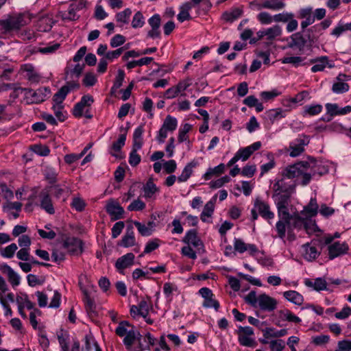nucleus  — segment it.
Segmentation results:
<instances>
[{
  "instance_id": "nucleus-1",
  "label": "nucleus",
  "mask_w": 351,
  "mask_h": 351,
  "mask_svg": "<svg viewBox=\"0 0 351 351\" xmlns=\"http://www.w3.org/2000/svg\"><path fill=\"white\" fill-rule=\"evenodd\" d=\"M245 302L254 308L259 307L262 311L271 312L277 307V300L266 293L256 295L255 291H251L244 297Z\"/></svg>"
},
{
  "instance_id": "nucleus-2",
  "label": "nucleus",
  "mask_w": 351,
  "mask_h": 351,
  "mask_svg": "<svg viewBox=\"0 0 351 351\" xmlns=\"http://www.w3.org/2000/svg\"><path fill=\"white\" fill-rule=\"evenodd\" d=\"M317 162L313 158H309L308 161H301L293 165L287 167L282 172L283 177L288 179L298 177L304 173V171L311 169L313 174L317 173Z\"/></svg>"
},
{
  "instance_id": "nucleus-3",
  "label": "nucleus",
  "mask_w": 351,
  "mask_h": 351,
  "mask_svg": "<svg viewBox=\"0 0 351 351\" xmlns=\"http://www.w3.org/2000/svg\"><path fill=\"white\" fill-rule=\"evenodd\" d=\"M280 220L276 224V229L278 232V237L281 239H284L286 234V227H287L288 234L290 236L291 233L296 228L299 227V219L295 220V213L293 214L289 213V215H282L278 216Z\"/></svg>"
},
{
  "instance_id": "nucleus-4",
  "label": "nucleus",
  "mask_w": 351,
  "mask_h": 351,
  "mask_svg": "<svg viewBox=\"0 0 351 351\" xmlns=\"http://www.w3.org/2000/svg\"><path fill=\"white\" fill-rule=\"evenodd\" d=\"M254 208L252 209V220L255 221L258 219V213L264 219L269 220L274 217V213L271 211L269 205L261 200L259 198H256L254 201Z\"/></svg>"
},
{
  "instance_id": "nucleus-5",
  "label": "nucleus",
  "mask_w": 351,
  "mask_h": 351,
  "mask_svg": "<svg viewBox=\"0 0 351 351\" xmlns=\"http://www.w3.org/2000/svg\"><path fill=\"white\" fill-rule=\"evenodd\" d=\"M291 195L287 193L274 192L272 198L277 207L278 216L289 215L288 206L291 202Z\"/></svg>"
},
{
  "instance_id": "nucleus-6",
  "label": "nucleus",
  "mask_w": 351,
  "mask_h": 351,
  "mask_svg": "<svg viewBox=\"0 0 351 351\" xmlns=\"http://www.w3.org/2000/svg\"><path fill=\"white\" fill-rule=\"evenodd\" d=\"M25 24L26 22L22 14H19L16 16H10L5 20H0V28L5 32L19 29Z\"/></svg>"
},
{
  "instance_id": "nucleus-7",
  "label": "nucleus",
  "mask_w": 351,
  "mask_h": 351,
  "mask_svg": "<svg viewBox=\"0 0 351 351\" xmlns=\"http://www.w3.org/2000/svg\"><path fill=\"white\" fill-rule=\"evenodd\" d=\"M62 246L71 254H81L82 252V241L76 237L62 235Z\"/></svg>"
},
{
  "instance_id": "nucleus-8",
  "label": "nucleus",
  "mask_w": 351,
  "mask_h": 351,
  "mask_svg": "<svg viewBox=\"0 0 351 351\" xmlns=\"http://www.w3.org/2000/svg\"><path fill=\"white\" fill-rule=\"evenodd\" d=\"M299 219L300 225L296 230H300L304 229L307 234H312L316 231H319L315 221L310 217H303L298 212H295V220Z\"/></svg>"
},
{
  "instance_id": "nucleus-9",
  "label": "nucleus",
  "mask_w": 351,
  "mask_h": 351,
  "mask_svg": "<svg viewBox=\"0 0 351 351\" xmlns=\"http://www.w3.org/2000/svg\"><path fill=\"white\" fill-rule=\"evenodd\" d=\"M106 212L112 220H118L123 217L124 209L117 201L110 199L106 206Z\"/></svg>"
},
{
  "instance_id": "nucleus-10",
  "label": "nucleus",
  "mask_w": 351,
  "mask_h": 351,
  "mask_svg": "<svg viewBox=\"0 0 351 351\" xmlns=\"http://www.w3.org/2000/svg\"><path fill=\"white\" fill-rule=\"evenodd\" d=\"M287 46L289 48L297 49L300 51H303L305 47H308L306 41L300 32L293 34L290 36Z\"/></svg>"
},
{
  "instance_id": "nucleus-11",
  "label": "nucleus",
  "mask_w": 351,
  "mask_h": 351,
  "mask_svg": "<svg viewBox=\"0 0 351 351\" xmlns=\"http://www.w3.org/2000/svg\"><path fill=\"white\" fill-rule=\"evenodd\" d=\"M134 254L132 252L128 253L119 258L115 263V267L121 274L123 270L132 266L134 264Z\"/></svg>"
},
{
  "instance_id": "nucleus-12",
  "label": "nucleus",
  "mask_w": 351,
  "mask_h": 351,
  "mask_svg": "<svg viewBox=\"0 0 351 351\" xmlns=\"http://www.w3.org/2000/svg\"><path fill=\"white\" fill-rule=\"evenodd\" d=\"M39 198L40 199V207L47 213L50 215L54 214L55 210L49 196V190L47 189L42 190L39 194Z\"/></svg>"
},
{
  "instance_id": "nucleus-13",
  "label": "nucleus",
  "mask_w": 351,
  "mask_h": 351,
  "mask_svg": "<svg viewBox=\"0 0 351 351\" xmlns=\"http://www.w3.org/2000/svg\"><path fill=\"white\" fill-rule=\"evenodd\" d=\"M161 18L158 14L153 15L148 19V23L151 26L152 29L147 33V36L152 38L160 37V27Z\"/></svg>"
},
{
  "instance_id": "nucleus-14",
  "label": "nucleus",
  "mask_w": 351,
  "mask_h": 351,
  "mask_svg": "<svg viewBox=\"0 0 351 351\" xmlns=\"http://www.w3.org/2000/svg\"><path fill=\"white\" fill-rule=\"evenodd\" d=\"M295 184L288 183L286 182L285 177L276 180L273 185L272 189L274 192H282L287 193L288 194H293L295 192Z\"/></svg>"
},
{
  "instance_id": "nucleus-15",
  "label": "nucleus",
  "mask_w": 351,
  "mask_h": 351,
  "mask_svg": "<svg viewBox=\"0 0 351 351\" xmlns=\"http://www.w3.org/2000/svg\"><path fill=\"white\" fill-rule=\"evenodd\" d=\"M118 245L124 247H132L136 245L132 224H130L127 226L125 234L123 236L121 240L119 241Z\"/></svg>"
},
{
  "instance_id": "nucleus-16",
  "label": "nucleus",
  "mask_w": 351,
  "mask_h": 351,
  "mask_svg": "<svg viewBox=\"0 0 351 351\" xmlns=\"http://www.w3.org/2000/svg\"><path fill=\"white\" fill-rule=\"evenodd\" d=\"M348 245L346 243H341L339 241L335 242L328 246L329 258L332 260L339 256L345 254L348 252Z\"/></svg>"
},
{
  "instance_id": "nucleus-17",
  "label": "nucleus",
  "mask_w": 351,
  "mask_h": 351,
  "mask_svg": "<svg viewBox=\"0 0 351 351\" xmlns=\"http://www.w3.org/2000/svg\"><path fill=\"white\" fill-rule=\"evenodd\" d=\"M79 84L76 83L67 82L63 86L53 97V101L57 105L62 104L68 93L74 88H78Z\"/></svg>"
},
{
  "instance_id": "nucleus-18",
  "label": "nucleus",
  "mask_w": 351,
  "mask_h": 351,
  "mask_svg": "<svg viewBox=\"0 0 351 351\" xmlns=\"http://www.w3.org/2000/svg\"><path fill=\"white\" fill-rule=\"evenodd\" d=\"M300 33L306 40L308 47L310 48L317 41L318 36L316 34L319 33V25H314L308 29L301 30Z\"/></svg>"
},
{
  "instance_id": "nucleus-19",
  "label": "nucleus",
  "mask_w": 351,
  "mask_h": 351,
  "mask_svg": "<svg viewBox=\"0 0 351 351\" xmlns=\"http://www.w3.org/2000/svg\"><path fill=\"white\" fill-rule=\"evenodd\" d=\"M50 93V89L48 87H42L34 92L30 90L29 93L32 97L31 102L36 104L43 102L49 97Z\"/></svg>"
},
{
  "instance_id": "nucleus-20",
  "label": "nucleus",
  "mask_w": 351,
  "mask_h": 351,
  "mask_svg": "<svg viewBox=\"0 0 351 351\" xmlns=\"http://www.w3.org/2000/svg\"><path fill=\"white\" fill-rule=\"evenodd\" d=\"M318 204L315 198H311L309 203L304 206L303 210L298 214L301 215L303 217L313 218L316 216L318 213Z\"/></svg>"
},
{
  "instance_id": "nucleus-21",
  "label": "nucleus",
  "mask_w": 351,
  "mask_h": 351,
  "mask_svg": "<svg viewBox=\"0 0 351 351\" xmlns=\"http://www.w3.org/2000/svg\"><path fill=\"white\" fill-rule=\"evenodd\" d=\"M21 70L26 72V77L31 83H38L41 79L40 75L35 71L34 66L32 64L21 65Z\"/></svg>"
},
{
  "instance_id": "nucleus-22",
  "label": "nucleus",
  "mask_w": 351,
  "mask_h": 351,
  "mask_svg": "<svg viewBox=\"0 0 351 351\" xmlns=\"http://www.w3.org/2000/svg\"><path fill=\"white\" fill-rule=\"evenodd\" d=\"M182 241L188 245L191 244L195 247L203 245L202 241L197 237V232L196 230H189L183 238Z\"/></svg>"
},
{
  "instance_id": "nucleus-23",
  "label": "nucleus",
  "mask_w": 351,
  "mask_h": 351,
  "mask_svg": "<svg viewBox=\"0 0 351 351\" xmlns=\"http://www.w3.org/2000/svg\"><path fill=\"white\" fill-rule=\"evenodd\" d=\"M302 247L304 249V258L308 261H314L321 253L320 250L310 243L303 245Z\"/></svg>"
},
{
  "instance_id": "nucleus-24",
  "label": "nucleus",
  "mask_w": 351,
  "mask_h": 351,
  "mask_svg": "<svg viewBox=\"0 0 351 351\" xmlns=\"http://www.w3.org/2000/svg\"><path fill=\"white\" fill-rule=\"evenodd\" d=\"M0 269L3 272L7 273L8 281L13 287L18 286L20 284V276L9 265L6 264L1 265Z\"/></svg>"
},
{
  "instance_id": "nucleus-25",
  "label": "nucleus",
  "mask_w": 351,
  "mask_h": 351,
  "mask_svg": "<svg viewBox=\"0 0 351 351\" xmlns=\"http://www.w3.org/2000/svg\"><path fill=\"white\" fill-rule=\"evenodd\" d=\"M297 143H291L289 145L290 154L291 157H296L300 155L304 150V145H306L308 141L305 139L298 138L296 140Z\"/></svg>"
},
{
  "instance_id": "nucleus-26",
  "label": "nucleus",
  "mask_w": 351,
  "mask_h": 351,
  "mask_svg": "<svg viewBox=\"0 0 351 351\" xmlns=\"http://www.w3.org/2000/svg\"><path fill=\"white\" fill-rule=\"evenodd\" d=\"M283 296L288 301L298 306H300L304 301L303 296L296 291L290 290L285 291L283 293Z\"/></svg>"
},
{
  "instance_id": "nucleus-27",
  "label": "nucleus",
  "mask_w": 351,
  "mask_h": 351,
  "mask_svg": "<svg viewBox=\"0 0 351 351\" xmlns=\"http://www.w3.org/2000/svg\"><path fill=\"white\" fill-rule=\"evenodd\" d=\"M285 7V3L282 0H265L260 5V8L269 9L271 10H280Z\"/></svg>"
},
{
  "instance_id": "nucleus-28",
  "label": "nucleus",
  "mask_w": 351,
  "mask_h": 351,
  "mask_svg": "<svg viewBox=\"0 0 351 351\" xmlns=\"http://www.w3.org/2000/svg\"><path fill=\"white\" fill-rule=\"evenodd\" d=\"M310 62L315 64L311 67V71L315 73L317 71H322L325 69L326 64H328V56H322L320 58L312 59Z\"/></svg>"
},
{
  "instance_id": "nucleus-29",
  "label": "nucleus",
  "mask_w": 351,
  "mask_h": 351,
  "mask_svg": "<svg viewBox=\"0 0 351 351\" xmlns=\"http://www.w3.org/2000/svg\"><path fill=\"white\" fill-rule=\"evenodd\" d=\"M142 335L140 334L139 332L134 330L133 328L131 330H129L127 334L125 335V337L123 339V343L125 346H132L135 340H138V341H141ZM141 344V342H139Z\"/></svg>"
},
{
  "instance_id": "nucleus-30",
  "label": "nucleus",
  "mask_w": 351,
  "mask_h": 351,
  "mask_svg": "<svg viewBox=\"0 0 351 351\" xmlns=\"http://www.w3.org/2000/svg\"><path fill=\"white\" fill-rule=\"evenodd\" d=\"M197 166V162H191L188 163L184 168L180 176H178V180L180 182H186L192 175L193 169Z\"/></svg>"
},
{
  "instance_id": "nucleus-31",
  "label": "nucleus",
  "mask_w": 351,
  "mask_h": 351,
  "mask_svg": "<svg viewBox=\"0 0 351 351\" xmlns=\"http://www.w3.org/2000/svg\"><path fill=\"white\" fill-rule=\"evenodd\" d=\"M137 306L138 315L145 318L149 313V308L152 306L150 298H147V300H142Z\"/></svg>"
},
{
  "instance_id": "nucleus-32",
  "label": "nucleus",
  "mask_w": 351,
  "mask_h": 351,
  "mask_svg": "<svg viewBox=\"0 0 351 351\" xmlns=\"http://www.w3.org/2000/svg\"><path fill=\"white\" fill-rule=\"evenodd\" d=\"M52 19L47 16L41 17L38 21V29L40 32H49L53 27Z\"/></svg>"
},
{
  "instance_id": "nucleus-33",
  "label": "nucleus",
  "mask_w": 351,
  "mask_h": 351,
  "mask_svg": "<svg viewBox=\"0 0 351 351\" xmlns=\"http://www.w3.org/2000/svg\"><path fill=\"white\" fill-rule=\"evenodd\" d=\"M287 329H281L279 330H275L272 328H267L263 331V336L265 338L268 339L269 337H282L287 334Z\"/></svg>"
},
{
  "instance_id": "nucleus-34",
  "label": "nucleus",
  "mask_w": 351,
  "mask_h": 351,
  "mask_svg": "<svg viewBox=\"0 0 351 351\" xmlns=\"http://www.w3.org/2000/svg\"><path fill=\"white\" fill-rule=\"evenodd\" d=\"M225 171V165L223 163L219 164L218 166L214 168H209L206 173L204 175V178L206 180H208L211 179V178L214 176H219L223 173Z\"/></svg>"
},
{
  "instance_id": "nucleus-35",
  "label": "nucleus",
  "mask_w": 351,
  "mask_h": 351,
  "mask_svg": "<svg viewBox=\"0 0 351 351\" xmlns=\"http://www.w3.org/2000/svg\"><path fill=\"white\" fill-rule=\"evenodd\" d=\"M265 35L269 40H273L282 34V29L279 25H274L271 27L264 29Z\"/></svg>"
},
{
  "instance_id": "nucleus-36",
  "label": "nucleus",
  "mask_w": 351,
  "mask_h": 351,
  "mask_svg": "<svg viewBox=\"0 0 351 351\" xmlns=\"http://www.w3.org/2000/svg\"><path fill=\"white\" fill-rule=\"evenodd\" d=\"M93 97L92 96L89 95H84L81 100L75 105L73 110H83L86 107H90L93 103Z\"/></svg>"
},
{
  "instance_id": "nucleus-37",
  "label": "nucleus",
  "mask_w": 351,
  "mask_h": 351,
  "mask_svg": "<svg viewBox=\"0 0 351 351\" xmlns=\"http://www.w3.org/2000/svg\"><path fill=\"white\" fill-rule=\"evenodd\" d=\"M57 337L62 351H69V346L67 343L69 335L67 332L61 329L57 332Z\"/></svg>"
},
{
  "instance_id": "nucleus-38",
  "label": "nucleus",
  "mask_w": 351,
  "mask_h": 351,
  "mask_svg": "<svg viewBox=\"0 0 351 351\" xmlns=\"http://www.w3.org/2000/svg\"><path fill=\"white\" fill-rule=\"evenodd\" d=\"M125 140L126 134H122L119 136L118 140L112 143L111 146V151L110 152L112 156L117 157V155L112 153V151H114L115 152H119L121 149L122 147H123V145H125Z\"/></svg>"
},
{
  "instance_id": "nucleus-39",
  "label": "nucleus",
  "mask_w": 351,
  "mask_h": 351,
  "mask_svg": "<svg viewBox=\"0 0 351 351\" xmlns=\"http://www.w3.org/2000/svg\"><path fill=\"white\" fill-rule=\"evenodd\" d=\"M242 10L237 8L232 10L230 12H226L223 14V18L226 21L232 22L233 21L239 18L242 14Z\"/></svg>"
},
{
  "instance_id": "nucleus-40",
  "label": "nucleus",
  "mask_w": 351,
  "mask_h": 351,
  "mask_svg": "<svg viewBox=\"0 0 351 351\" xmlns=\"http://www.w3.org/2000/svg\"><path fill=\"white\" fill-rule=\"evenodd\" d=\"M131 14L132 10L130 8H126L123 11L117 13L115 18L117 22L127 24L128 23Z\"/></svg>"
},
{
  "instance_id": "nucleus-41",
  "label": "nucleus",
  "mask_w": 351,
  "mask_h": 351,
  "mask_svg": "<svg viewBox=\"0 0 351 351\" xmlns=\"http://www.w3.org/2000/svg\"><path fill=\"white\" fill-rule=\"evenodd\" d=\"M214 203L212 201H209L206 204L203 209V211L200 215V219H202V221H206V217H211L214 212Z\"/></svg>"
},
{
  "instance_id": "nucleus-42",
  "label": "nucleus",
  "mask_w": 351,
  "mask_h": 351,
  "mask_svg": "<svg viewBox=\"0 0 351 351\" xmlns=\"http://www.w3.org/2000/svg\"><path fill=\"white\" fill-rule=\"evenodd\" d=\"M17 249L18 247L16 243H11L4 249L1 250L0 254L3 257L10 258L14 256Z\"/></svg>"
},
{
  "instance_id": "nucleus-43",
  "label": "nucleus",
  "mask_w": 351,
  "mask_h": 351,
  "mask_svg": "<svg viewBox=\"0 0 351 351\" xmlns=\"http://www.w3.org/2000/svg\"><path fill=\"white\" fill-rule=\"evenodd\" d=\"M85 298H84V303L86 306V310L89 315L95 313V304L93 299L88 295L87 292H84Z\"/></svg>"
},
{
  "instance_id": "nucleus-44",
  "label": "nucleus",
  "mask_w": 351,
  "mask_h": 351,
  "mask_svg": "<svg viewBox=\"0 0 351 351\" xmlns=\"http://www.w3.org/2000/svg\"><path fill=\"white\" fill-rule=\"evenodd\" d=\"M143 191L145 197H151L158 191V188L152 180H149L144 186Z\"/></svg>"
},
{
  "instance_id": "nucleus-45",
  "label": "nucleus",
  "mask_w": 351,
  "mask_h": 351,
  "mask_svg": "<svg viewBox=\"0 0 351 351\" xmlns=\"http://www.w3.org/2000/svg\"><path fill=\"white\" fill-rule=\"evenodd\" d=\"M192 82L193 80L191 77H186V79L180 81L176 86V95H178L180 93L185 90L192 84Z\"/></svg>"
},
{
  "instance_id": "nucleus-46",
  "label": "nucleus",
  "mask_w": 351,
  "mask_h": 351,
  "mask_svg": "<svg viewBox=\"0 0 351 351\" xmlns=\"http://www.w3.org/2000/svg\"><path fill=\"white\" fill-rule=\"evenodd\" d=\"M238 340L239 343L243 346L254 348L256 346V343L254 339L244 335H239Z\"/></svg>"
},
{
  "instance_id": "nucleus-47",
  "label": "nucleus",
  "mask_w": 351,
  "mask_h": 351,
  "mask_svg": "<svg viewBox=\"0 0 351 351\" xmlns=\"http://www.w3.org/2000/svg\"><path fill=\"white\" fill-rule=\"evenodd\" d=\"M133 223L136 227L138 232L143 237H148L152 234V230H151V228L149 227H147L145 224H143L141 222L137 221H133Z\"/></svg>"
},
{
  "instance_id": "nucleus-48",
  "label": "nucleus",
  "mask_w": 351,
  "mask_h": 351,
  "mask_svg": "<svg viewBox=\"0 0 351 351\" xmlns=\"http://www.w3.org/2000/svg\"><path fill=\"white\" fill-rule=\"evenodd\" d=\"M285 111H266L265 118L269 119L271 123L285 117Z\"/></svg>"
},
{
  "instance_id": "nucleus-49",
  "label": "nucleus",
  "mask_w": 351,
  "mask_h": 351,
  "mask_svg": "<svg viewBox=\"0 0 351 351\" xmlns=\"http://www.w3.org/2000/svg\"><path fill=\"white\" fill-rule=\"evenodd\" d=\"M334 93L339 94L347 92L349 90V85L342 81L334 83L332 87Z\"/></svg>"
},
{
  "instance_id": "nucleus-50",
  "label": "nucleus",
  "mask_w": 351,
  "mask_h": 351,
  "mask_svg": "<svg viewBox=\"0 0 351 351\" xmlns=\"http://www.w3.org/2000/svg\"><path fill=\"white\" fill-rule=\"evenodd\" d=\"M145 21H144V16L143 14L138 11L135 13V14L133 16V19L132 21V26L133 28H138L141 27L144 25Z\"/></svg>"
},
{
  "instance_id": "nucleus-51",
  "label": "nucleus",
  "mask_w": 351,
  "mask_h": 351,
  "mask_svg": "<svg viewBox=\"0 0 351 351\" xmlns=\"http://www.w3.org/2000/svg\"><path fill=\"white\" fill-rule=\"evenodd\" d=\"M192 125L189 123L183 125L182 128L180 129L178 135V141L182 143L188 139L187 133L191 130Z\"/></svg>"
},
{
  "instance_id": "nucleus-52",
  "label": "nucleus",
  "mask_w": 351,
  "mask_h": 351,
  "mask_svg": "<svg viewBox=\"0 0 351 351\" xmlns=\"http://www.w3.org/2000/svg\"><path fill=\"white\" fill-rule=\"evenodd\" d=\"M271 351H282L285 348V343L282 339L271 340L269 342Z\"/></svg>"
},
{
  "instance_id": "nucleus-53",
  "label": "nucleus",
  "mask_w": 351,
  "mask_h": 351,
  "mask_svg": "<svg viewBox=\"0 0 351 351\" xmlns=\"http://www.w3.org/2000/svg\"><path fill=\"white\" fill-rule=\"evenodd\" d=\"M124 77H125L124 71L121 69H119L118 71L117 75L115 78L113 86L111 88L112 92L116 90L117 89L119 88L121 86L123 80H124Z\"/></svg>"
},
{
  "instance_id": "nucleus-54",
  "label": "nucleus",
  "mask_w": 351,
  "mask_h": 351,
  "mask_svg": "<svg viewBox=\"0 0 351 351\" xmlns=\"http://www.w3.org/2000/svg\"><path fill=\"white\" fill-rule=\"evenodd\" d=\"M145 208V204L141 200L137 199L134 200L128 206V210L130 211H138L142 210Z\"/></svg>"
},
{
  "instance_id": "nucleus-55",
  "label": "nucleus",
  "mask_w": 351,
  "mask_h": 351,
  "mask_svg": "<svg viewBox=\"0 0 351 351\" xmlns=\"http://www.w3.org/2000/svg\"><path fill=\"white\" fill-rule=\"evenodd\" d=\"M130 326V324L127 321H122L119 324V326L116 328L115 332L119 337L125 336L128 332L127 327Z\"/></svg>"
},
{
  "instance_id": "nucleus-56",
  "label": "nucleus",
  "mask_w": 351,
  "mask_h": 351,
  "mask_svg": "<svg viewBox=\"0 0 351 351\" xmlns=\"http://www.w3.org/2000/svg\"><path fill=\"white\" fill-rule=\"evenodd\" d=\"M125 42V38L121 34H116L111 39L110 45L112 48L122 45Z\"/></svg>"
},
{
  "instance_id": "nucleus-57",
  "label": "nucleus",
  "mask_w": 351,
  "mask_h": 351,
  "mask_svg": "<svg viewBox=\"0 0 351 351\" xmlns=\"http://www.w3.org/2000/svg\"><path fill=\"white\" fill-rule=\"evenodd\" d=\"M125 49H127V47H122L117 49L116 50L110 51L106 53V58L110 61L113 60L114 59H117L121 55Z\"/></svg>"
},
{
  "instance_id": "nucleus-58",
  "label": "nucleus",
  "mask_w": 351,
  "mask_h": 351,
  "mask_svg": "<svg viewBox=\"0 0 351 351\" xmlns=\"http://www.w3.org/2000/svg\"><path fill=\"white\" fill-rule=\"evenodd\" d=\"M165 128L169 130V131H173L176 129L177 127V120L173 117H171L170 115H168L162 125Z\"/></svg>"
},
{
  "instance_id": "nucleus-59",
  "label": "nucleus",
  "mask_w": 351,
  "mask_h": 351,
  "mask_svg": "<svg viewBox=\"0 0 351 351\" xmlns=\"http://www.w3.org/2000/svg\"><path fill=\"white\" fill-rule=\"evenodd\" d=\"M234 249L239 253H243L247 250V244L243 240L235 238L234 241Z\"/></svg>"
},
{
  "instance_id": "nucleus-60",
  "label": "nucleus",
  "mask_w": 351,
  "mask_h": 351,
  "mask_svg": "<svg viewBox=\"0 0 351 351\" xmlns=\"http://www.w3.org/2000/svg\"><path fill=\"white\" fill-rule=\"evenodd\" d=\"M202 305L205 308H214L216 311H217L220 307L219 302L214 299L213 296L206 299Z\"/></svg>"
},
{
  "instance_id": "nucleus-61",
  "label": "nucleus",
  "mask_w": 351,
  "mask_h": 351,
  "mask_svg": "<svg viewBox=\"0 0 351 351\" xmlns=\"http://www.w3.org/2000/svg\"><path fill=\"white\" fill-rule=\"evenodd\" d=\"M33 151L39 156H46L49 154L50 149L46 145H35Z\"/></svg>"
},
{
  "instance_id": "nucleus-62",
  "label": "nucleus",
  "mask_w": 351,
  "mask_h": 351,
  "mask_svg": "<svg viewBox=\"0 0 351 351\" xmlns=\"http://www.w3.org/2000/svg\"><path fill=\"white\" fill-rule=\"evenodd\" d=\"M159 247V240L156 239L147 243L143 254H149Z\"/></svg>"
},
{
  "instance_id": "nucleus-63",
  "label": "nucleus",
  "mask_w": 351,
  "mask_h": 351,
  "mask_svg": "<svg viewBox=\"0 0 351 351\" xmlns=\"http://www.w3.org/2000/svg\"><path fill=\"white\" fill-rule=\"evenodd\" d=\"M330 340V337L326 335H322L312 337V343L316 346H321L327 343Z\"/></svg>"
},
{
  "instance_id": "nucleus-64",
  "label": "nucleus",
  "mask_w": 351,
  "mask_h": 351,
  "mask_svg": "<svg viewBox=\"0 0 351 351\" xmlns=\"http://www.w3.org/2000/svg\"><path fill=\"white\" fill-rule=\"evenodd\" d=\"M335 351H351V341L342 340L337 343V349Z\"/></svg>"
}]
</instances>
